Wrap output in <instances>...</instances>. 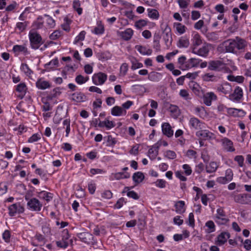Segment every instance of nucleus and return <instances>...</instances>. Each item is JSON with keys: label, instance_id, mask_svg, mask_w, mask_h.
I'll list each match as a JSON object with an SVG mask.
<instances>
[{"label": "nucleus", "instance_id": "obj_5", "mask_svg": "<svg viewBox=\"0 0 251 251\" xmlns=\"http://www.w3.org/2000/svg\"><path fill=\"white\" fill-rule=\"evenodd\" d=\"M232 40L235 55H238L239 52L244 51L248 46L247 42L238 36L232 38Z\"/></svg>", "mask_w": 251, "mask_h": 251}, {"label": "nucleus", "instance_id": "obj_61", "mask_svg": "<svg viewBox=\"0 0 251 251\" xmlns=\"http://www.w3.org/2000/svg\"><path fill=\"white\" fill-rule=\"evenodd\" d=\"M44 21L42 17H39L34 23V25L37 28H41L43 26Z\"/></svg>", "mask_w": 251, "mask_h": 251}, {"label": "nucleus", "instance_id": "obj_44", "mask_svg": "<svg viewBox=\"0 0 251 251\" xmlns=\"http://www.w3.org/2000/svg\"><path fill=\"white\" fill-rule=\"evenodd\" d=\"M47 25L49 28H53L55 25V22L52 17L48 15H45Z\"/></svg>", "mask_w": 251, "mask_h": 251}, {"label": "nucleus", "instance_id": "obj_23", "mask_svg": "<svg viewBox=\"0 0 251 251\" xmlns=\"http://www.w3.org/2000/svg\"><path fill=\"white\" fill-rule=\"evenodd\" d=\"M162 130L163 133L168 137H171L173 135L174 131L168 123H164L162 125Z\"/></svg>", "mask_w": 251, "mask_h": 251}, {"label": "nucleus", "instance_id": "obj_25", "mask_svg": "<svg viewBox=\"0 0 251 251\" xmlns=\"http://www.w3.org/2000/svg\"><path fill=\"white\" fill-rule=\"evenodd\" d=\"M126 114V110L119 106H115L111 109V114L115 116H121L125 115Z\"/></svg>", "mask_w": 251, "mask_h": 251}, {"label": "nucleus", "instance_id": "obj_59", "mask_svg": "<svg viewBox=\"0 0 251 251\" xmlns=\"http://www.w3.org/2000/svg\"><path fill=\"white\" fill-rule=\"evenodd\" d=\"M41 139V135L38 133H35L33 134L28 139V143H33L38 141Z\"/></svg>", "mask_w": 251, "mask_h": 251}, {"label": "nucleus", "instance_id": "obj_27", "mask_svg": "<svg viewBox=\"0 0 251 251\" xmlns=\"http://www.w3.org/2000/svg\"><path fill=\"white\" fill-rule=\"evenodd\" d=\"M38 197L45 200L47 202L50 201L53 199V194L45 191H42L38 193Z\"/></svg>", "mask_w": 251, "mask_h": 251}, {"label": "nucleus", "instance_id": "obj_24", "mask_svg": "<svg viewBox=\"0 0 251 251\" xmlns=\"http://www.w3.org/2000/svg\"><path fill=\"white\" fill-rule=\"evenodd\" d=\"M36 86L39 89L45 90L47 88H50L51 87L50 83L44 80L43 78H39L36 82Z\"/></svg>", "mask_w": 251, "mask_h": 251}, {"label": "nucleus", "instance_id": "obj_12", "mask_svg": "<svg viewBox=\"0 0 251 251\" xmlns=\"http://www.w3.org/2000/svg\"><path fill=\"white\" fill-rule=\"evenodd\" d=\"M107 75L102 72L95 74L92 76L93 83L96 85H101L107 80Z\"/></svg>", "mask_w": 251, "mask_h": 251}, {"label": "nucleus", "instance_id": "obj_19", "mask_svg": "<svg viewBox=\"0 0 251 251\" xmlns=\"http://www.w3.org/2000/svg\"><path fill=\"white\" fill-rule=\"evenodd\" d=\"M161 143H157L154 146L150 148L148 152V155L151 160H154L158 154V150Z\"/></svg>", "mask_w": 251, "mask_h": 251}, {"label": "nucleus", "instance_id": "obj_1", "mask_svg": "<svg viewBox=\"0 0 251 251\" xmlns=\"http://www.w3.org/2000/svg\"><path fill=\"white\" fill-rule=\"evenodd\" d=\"M201 60L196 58H191L188 60L185 56H181L178 59V63L179 68L182 70H187L192 68L199 66Z\"/></svg>", "mask_w": 251, "mask_h": 251}, {"label": "nucleus", "instance_id": "obj_31", "mask_svg": "<svg viewBox=\"0 0 251 251\" xmlns=\"http://www.w3.org/2000/svg\"><path fill=\"white\" fill-rule=\"evenodd\" d=\"M160 39L161 36L159 34H154L153 36V48L156 51H159L160 50Z\"/></svg>", "mask_w": 251, "mask_h": 251}, {"label": "nucleus", "instance_id": "obj_40", "mask_svg": "<svg viewBox=\"0 0 251 251\" xmlns=\"http://www.w3.org/2000/svg\"><path fill=\"white\" fill-rule=\"evenodd\" d=\"M207 40L211 42H216L219 39V37L217 32H209L206 35Z\"/></svg>", "mask_w": 251, "mask_h": 251}, {"label": "nucleus", "instance_id": "obj_8", "mask_svg": "<svg viewBox=\"0 0 251 251\" xmlns=\"http://www.w3.org/2000/svg\"><path fill=\"white\" fill-rule=\"evenodd\" d=\"M42 204L39 200L35 198H32L27 201V206L28 208L33 211H40L42 207Z\"/></svg>", "mask_w": 251, "mask_h": 251}, {"label": "nucleus", "instance_id": "obj_28", "mask_svg": "<svg viewBox=\"0 0 251 251\" xmlns=\"http://www.w3.org/2000/svg\"><path fill=\"white\" fill-rule=\"evenodd\" d=\"M27 90V87L25 83H21L17 86L16 91L20 94L18 97L23 99L25 96Z\"/></svg>", "mask_w": 251, "mask_h": 251}, {"label": "nucleus", "instance_id": "obj_29", "mask_svg": "<svg viewBox=\"0 0 251 251\" xmlns=\"http://www.w3.org/2000/svg\"><path fill=\"white\" fill-rule=\"evenodd\" d=\"M135 48L141 54L144 55H150L152 52L151 49H148L145 46L136 45Z\"/></svg>", "mask_w": 251, "mask_h": 251}, {"label": "nucleus", "instance_id": "obj_52", "mask_svg": "<svg viewBox=\"0 0 251 251\" xmlns=\"http://www.w3.org/2000/svg\"><path fill=\"white\" fill-rule=\"evenodd\" d=\"M179 95L185 100H188L191 99L188 92L185 89L180 90Z\"/></svg>", "mask_w": 251, "mask_h": 251}, {"label": "nucleus", "instance_id": "obj_50", "mask_svg": "<svg viewBox=\"0 0 251 251\" xmlns=\"http://www.w3.org/2000/svg\"><path fill=\"white\" fill-rule=\"evenodd\" d=\"M21 69L27 76L30 75L32 73V71H31V70L29 68L27 64L25 63L22 64L21 66Z\"/></svg>", "mask_w": 251, "mask_h": 251}, {"label": "nucleus", "instance_id": "obj_47", "mask_svg": "<svg viewBox=\"0 0 251 251\" xmlns=\"http://www.w3.org/2000/svg\"><path fill=\"white\" fill-rule=\"evenodd\" d=\"M195 110L197 115L201 118H204L205 117L206 112L203 106L197 107Z\"/></svg>", "mask_w": 251, "mask_h": 251}, {"label": "nucleus", "instance_id": "obj_42", "mask_svg": "<svg viewBox=\"0 0 251 251\" xmlns=\"http://www.w3.org/2000/svg\"><path fill=\"white\" fill-rule=\"evenodd\" d=\"M193 46L196 48L202 44V40L201 36L198 34H195L192 39Z\"/></svg>", "mask_w": 251, "mask_h": 251}, {"label": "nucleus", "instance_id": "obj_16", "mask_svg": "<svg viewBox=\"0 0 251 251\" xmlns=\"http://www.w3.org/2000/svg\"><path fill=\"white\" fill-rule=\"evenodd\" d=\"M69 99L74 101L81 102L85 101L87 99V97L82 93L75 92L69 95Z\"/></svg>", "mask_w": 251, "mask_h": 251}, {"label": "nucleus", "instance_id": "obj_17", "mask_svg": "<svg viewBox=\"0 0 251 251\" xmlns=\"http://www.w3.org/2000/svg\"><path fill=\"white\" fill-rule=\"evenodd\" d=\"M217 99V96L212 92H207L203 96L204 103L207 106H210L212 100H216Z\"/></svg>", "mask_w": 251, "mask_h": 251}, {"label": "nucleus", "instance_id": "obj_33", "mask_svg": "<svg viewBox=\"0 0 251 251\" xmlns=\"http://www.w3.org/2000/svg\"><path fill=\"white\" fill-rule=\"evenodd\" d=\"M202 78L205 81H217L220 77L210 73H207L202 75Z\"/></svg>", "mask_w": 251, "mask_h": 251}, {"label": "nucleus", "instance_id": "obj_18", "mask_svg": "<svg viewBox=\"0 0 251 251\" xmlns=\"http://www.w3.org/2000/svg\"><path fill=\"white\" fill-rule=\"evenodd\" d=\"M222 146L225 150L229 152L235 151L233 144L232 141L227 138H224L221 140Z\"/></svg>", "mask_w": 251, "mask_h": 251}, {"label": "nucleus", "instance_id": "obj_37", "mask_svg": "<svg viewBox=\"0 0 251 251\" xmlns=\"http://www.w3.org/2000/svg\"><path fill=\"white\" fill-rule=\"evenodd\" d=\"M61 94L60 89L59 88H55L50 91V94L47 96V99L48 100H51L53 98H56L59 96Z\"/></svg>", "mask_w": 251, "mask_h": 251}, {"label": "nucleus", "instance_id": "obj_14", "mask_svg": "<svg viewBox=\"0 0 251 251\" xmlns=\"http://www.w3.org/2000/svg\"><path fill=\"white\" fill-rule=\"evenodd\" d=\"M189 125L191 127L196 130H201L205 128L204 123L201 122L195 117H192L189 120Z\"/></svg>", "mask_w": 251, "mask_h": 251}, {"label": "nucleus", "instance_id": "obj_35", "mask_svg": "<svg viewBox=\"0 0 251 251\" xmlns=\"http://www.w3.org/2000/svg\"><path fill=\"white\" fill-rule=\"evenodd\" d=\"M247 196L246 194H238L234 196V200L237 203L246 204L247 203Z\"/></svg>", "mask_w": 251, "mask_h": 251}, {"label": "nucleus", "instance_id": "obj_34", "mask_svg": "<svg viewBox=\"0 0 251 251\" xmlns=\"http://www.w3.org/2000/svg\"><path fill=\"white\" fill-rule=\"evenodd\" d=\"M189 39L184 36L181 37L177 43V46L178 48H187L189 46Z\"/></svg>", "mask_w": 251, "mask_h": 251}, {"label": "nucleus", "instance_id": "obj_43", "mask_svg": "<svg viewBox=\"0 0 251 251\" xmlns=\"http://www.w3.org/2000/svg\"><path fill=\"white\" fill-rule=\"evenodd\" d=\"M174 27H176V31L180 34H183L186 29V27L181 24L180 23H174Z\"/></svg>", "mask_w": 251, "mask_h": 251}, {"label": "nucleus", "instance_id": "obj_2", "mask_svg": "<svg viewBox=\"0 0 251 251\" xmlns=\"http://www.w3.org/2000/svg\"><path fill=\"white\" fill-rule=\"evenodd\" d=\"M29 39L31 47L34 49H38L43 43L41 35L36 31L31 30L29 33Z\"/></svg>", "mask_w": 251, "mask_h": 251}, {"label": "nucleus", "instance_id": "obj_46", "mask_svg": "<svg viewBox=\"0 0 251 251\" xmlns=\"http://www.w3.org/2000/svg\"><path fill=\"white\" fill-rule=\"evenodd\" d=\"M205 226L207 227L206 232L210 233L215 231V225L212 221H208L205 224Z\"/></svg>", "mask_w": 251, "mask_h": 251}, {"label": "nucleus", "instance_id": "obj_13", "mask_svg": "<svg viewBox=\"0 0 251 251\" xmlns=\"http://www.w3.org/2000/svg\"><path fill=\"white\" fill-rule=\"evenodd\" d=\"M233 174L231 169H228L226 171V176L219 177L217 178V182L221 184H226L231 181L233 179Z\"/></svg>", "mask_w": 251, "mask_h": 251}, {"label": "nucleus", "instance_id": "obj_62", "mask_svg": "<svg viewBox=\"0 0 251 251\" xmlns=\"http://www.w3.org/2000/svg\"><path fill=\"white\" fill-rule=\"evenodd\" d=\"M104 30V26L102 25L99 24L94 28V33L96 34H101L103 33Z\"/></svg>", "mask_w": 251, "mask_h": 251}, {"label": "nucleus", "instance_id": "obj_49", "mask_svg": "<svg viewBox=\"0 0 251 251\" xmlns=\"http://www.w3.org/2000/svg\"><path fill=\"white\" fill-rule=\"evenodd\" d=\"M89 79L88 76L84 77L81 75H77L75 78L76 82L78 84H82Z\"/></svg>", "mask_w": 251, "mask_h": 251}, {"label": "nucleus", "instance_id": "obj_6", "mask_svg": "<svg viewBox=\"0 0 251 251\" xmlns=\"http://www.w3.org/2000/svg\"><path fill=\"white\" fill-rule=\"evenodd\" d=\"M161 27L163 29V39L166 46L169 48L172 42L171 29L167 24L162 25Z\"/></svg>", "mask_w": 251, "mask_h": 251}, {"label": "nucleus", "instance_id": "obj_10", "mask_svg": "<svg viewBox=\"0 0 251 251\" xmlns=\"http://www.w3.org/2000/svg\"><path fill=\"white\" fill-rule=\"evenodd\" d=\"M77 236L82 242L88 244H94L96 242L93 234L88 232L79 233Z\"/></svg>", "mask_w": 251, "mask_h": 251}, {"label": "nucleus", "instance_id": "obj_7", "mask_svg": "<svg viewBox=\"0 0 251 251\" xmlns=\"http://www.w3.org/2000/svg\"><path fill=\"white\" fill-rule=\"evenodd\" d=\"M211 47L212 46L210 44L205 43L201 48L197 50L195 47H194L192 49V52L200 56L206 57L208 56Z\"/></svg>", "mask_w": 251, "mask_h": 251}, {"label": "nucleus", "instance_id": "obj_53", "mask_svg": "<svg viewBox=\"0 0 251 251\" xmlns=\"http://www.w3.org/2000/svg\"><path fill=\"white\" fill-rule=\"evenodd\" d=\"M42 230L43 233L47 236H48L51 234V229L49 225L45 224L42 226Z\"/></svg>", "mask_w": 251, "mask_h": 251}, {"label": "nucleus", "instance_id": "obj_41", "mask_svg": "<svg viewBox=\"0 0 251 251\" xmlns=\"http://www.w3.org/2000/svg\"><path fill=\"white\" fill-rule=\"evenodd\" d=\"M218 165L215 162H211L206 167V170L207 173H211L215 172L218 168Z\"/></svg>", "mask_w": 251, "mask_h": 251}, {"label": "nucleus", "instance_id": "obj_54", "mask_svg": "<svg viewBox=\"0 0 251 251\" xmlns=\"http://www.w3.org/2000/svg\"><path fill=\"white\" fill-rule=\"evenodd\" d=\"M228 79L230 81H234L238 83H242L244 81V77L243 76H234L233 75H229Z\"/></svg>", "mask_w": 251, "mask_h": 251}, {"label": "nucleus", "instance_id": "obj_45", "mask_svg": "<svg viewBox=\"0 0 251 251\" xmlns=\"http://www.w3.org/2000/svg\"><path fill=\"white\" fill-rule=\"evenodd\" d=\"M148 16L152 19L157 20L159 18V13L157 10L154 9H148Z\"/></svg>", "mask_w": 251, "mask_h": 251}, {"label": "nucleus", "instance_id": "obj_22", "mask_svg": "<svg viewBox=\"0 0 251 251\" xmlns=\"http://www.w3.org/2000/svg\"><path fill=\"white\" fill-rule=\"evenodd\" d=\"M196 136L203 140H209L212 138L213 134L208 130L201 129L196 133Z\"/></svg>", "mask_w": 251, "mask_h": 251}, {"label": "nucleus", "instance_id": "obj_21", "mask_svg": "<svg viewBox=\"0 0 251 251\" xmlns=\"http://www.w3.org/2000/svg\"><path fill=\"white\" fill-rule=\"evenodd\" d=\"M230 234L228 232H222L217 237L216 243L219 246L224 245L228 239L230 237Z\"/></svg>", "mask_w": 251, "mask_h": 251}, {"label": "nucleus", "instance_id": "obj_11", "mask_svg": "<svg viewBox=\"0 0 251 251\" xmlns=\"http://www.w3.org/2000/svg\"><path fill=\"white\" fill-rule=\"evenodd\" d=\"M8 214L10 216H14L17 213L21 214L24 212V208L19 202L11 204L8 207Z\"/></svg>", "mask_w": 251, "mask_h": 251}, {"label": "nucleus", "instance_id": "obj_58", "mask_svg": "<svg viewBox=\"0 0 251 251\" xmlns=\"http://www.w3.org/2000/svg\"><path fill=\"white\" fill-rule=\"evenodd\" d=\"M85 34H86V32L85 31H81L79 35H77L75 38V40L74 42V44H76L77 43H78L79 41H83L84 40V38H85Z\"/></svg>", "mask_w": 251, "mask_h": 251}, {"label": "nucleus", "instance_id": "obj_64", "mask_svg": "<svg viewBox=\"0 0 251 251\" xmlns=\"http://www.w3.org/2000/svg\"><path fill=\"white\" fill-rule=\"evenodd\" d=\"M61 36V32L59 30H55L50 36L51 40H56Z\"/></svg>", "mask_w": 251, "mask_h": 251}, {"label": "nucleus", "instance_id": "obj_32", "mask_svg": "<svg viewBox=\"0 0 251 251\" xmlns=\"http://www.w3.org/2000/svg\"><path fill=\"white\" fill-rule=\"evenodd\" d=\"M175 206L176 207V211L179 214H182L185 211V202L182 201H177Z\"/></svg>", "mask_w": 251, "mask_h": 251}, {"label": "nucleus", "instance_id": "obj_4", "mask_svg": "<svg viewBox=\"0 0 251 251\" xmlns=\"http://www.w3.org/2000/svg\"><path fill=\"white\" fill-rule=\"evenodd\" d=\"M214 220L219 225H225L229 221V218L222 207L217 209L216 214L214 217Z\"/></svg>", "mask_w": 251, "mask_h": 251}, {"label": "nucleus", "instance_id": "obj_39", "mask_svg": "<svg viewBox=\"0 0 251 251\" xmlns=\"http://www.w3.org/2000/svg\"><path fill=\"white\" fill-rule=\"evenodd\" d=\"M161 76L160 73L152 72L148 75V79L152 81H158L161 79Z\"/></svg>", "mask_w": 251, "mask_h": 251}, {"label": "nucleus", "instance_id": "obj_30", "mask_svg": "<svg viewBox=\"0 0 251 251\" xmlns=\"http://www.w3.org/2000/svg\"><path fill=\"white\" fill-rule=\"evenodd\" d=\"M217 90L224 94H228L231 92L232 88L231 85L228 83H225L219 86L217 88Z\"/></svg>", "mask_w": 251, "mask_h": 251}, {"label": "nucleus", "instance_id": "obj_20", "mask_svg": "<svg viewBox=\"0 0 251 251\" xmlns=\"http://www.w3.org/2000/svg\"><path fill=\"white\" fill-rule=\"evenodd\" d=\"M15 56H18L21 53H23L25 55L28 54V51L27 48L25 45H14L13 47V50Z\"/></svg>", "mask_w": 251, "mask_h": 251}, {"label": "nucleus", "instance_id": "obj_26", "mask_svg": "<svg viewBox=\"0 0 251 251\" xmlns=\"http://www.w3.org/2000/svg\"><path fill=\"white\" fill-rule=\"evenodd\" d=\"M133 34V31L131 28H127L124 31L120 32L119 35L124 40L128 41L130 39Z\"/></svg>", "mask_w": 251, "mask_h": 251}, {"label": "nucleus", "instance_id": "obj_60", "mask_svg": "<svg viewBox=\"0 0 251 251\" xmlns=\"http://www.w3.org/2000/svg\"><path fill=\"white\" fill-rule=\"evenodd\" d=\"M234 161L238 163L239 167H242L244 166V158L242 155H237L234 158Z\"/></svg>", "mask_w": 251, "mask_h": 251}, {"label": "nucleus", "instance_id": "obj_51", "mask_svg": "<svg viewBox=\"0 0 251 251\" xmlns=\"http://www.w3.org/2000/svg\"><path fill=\"white\" fill-rule=\"evenodd\" d=\"M80 3L78 0H75L73 1V7L77 11L78 15H81L82 12V9L80 7Z\"/></svg>", "mask_w": 251, "mask_h": 251}, {"label": "nucleus", "instance_id": "obj_56", "mask_svg": "<svg viewBox=\"0 0 251 251\" xmlns=\"http://www.w3.org/2000/svg\"><path fill=\"white\" fill-rule=\"evenodd\" d=\"M164 156L169 159H174L176 158V155L175 151L168 150L165 152Z\"/></svg>", "mask_w": 251, "mask_h": 251}, {"label": "nucleus", "instance_id": "obj_48", "mask_svg": "<svg viewBox=\"0 0 251 251\" xmlns=\"http://www.w3.org/2000/svg\"><path fill=\"white\" fill-rule=\"evenodd\" d=\"M189 86L195 94H199L200 87L197 83L192 81L189 83Z\"/></svg>", "mask_w": 251, "mask_h": 251}, {"label": "nucleus", "instance_id": "obj_9", "mask_svg": "<svg viewBox=\"0 0 251 251\" xmlns=\"http://www.w3.org/2000/svg\"><path fill=\"white\" fill-rule=\"evenodd\" d=\"M226 68L225 64L220 60H212L208 63V69L211 71L220 72Z\"/></svg>", "mask_w": 251, "mask_h": 251}, {"label": "nucleus", "instance_id": "obj_36", "mask_svg": "<svg viewBox=\"0 0 251 251\" xmlns=\"http://www.w3.org/2000/svg\"><path fill=\"white\" fill-rule=\"evenodd\" d=\"M129 59L132 63V66L131 67L132 70H134L143 67V64L139 62L136 58L133 56H129Z\"/></svg>", "mask_w": 251, "mask_h": 251}, {"label": "nucleus", "instance_id": "obj_57", "mask_svg": "<svg viewBox=\"0 0 251 251\" xmlns=\"http://www.w3.org/2000/svg\"><path fill=\"white\" fill-rule=\"evenodd\" d=\"M147 25V21L145 20H140L135 22V26L138 29H141Z\"/></svg>", "mask_w": 251, "mask_h": 251}, {"label": "nucleus", "instance_id": "obj_15", "mask_svg": "<svg viewBox=\"0 0 251 251\" xmlns=\"http://www.w3.org/2000/svg\"><path fill=\"white\" fill-rule=\"evenodd\" d=\"M243 92L241 88L236 87L232 94L229 96L230 100L233 101H239L243 97Z\"/></svg>", "mask_w": 251, "mask_h": 251}, {"label": "nucleus", "instance_id": "obj_3", "mask_svg": "<svg viewBox=\"0 0 251 251\" xmlns=\"http://www.w3.org/2000/svg\"><path fill=\"white\" fill-rule=\"evenodd\" d=\"M232 38L228 39L221 43L217 48L221 53H229L235 54Z\"/></svg>", "mask_w": 251, "mask_h": 251}, {"label": "nucleus", "instance_id": "obj_55", "mask_svg": "<svg viewBox=\"0 0 251 251\" xmlns=\"http://www.w3.org/2000/svg\"><path fill=\"white\" fill-rule=\"evenodd\" d=\"M239 239L240 240L241 242L243 243L244 244V247L246 250H251V240L250 239H246L243 242V240L242 238L239 237Z\"/></svg>", "mask_w": 251, "mask_h": 251}, {"label": "nucleus", "instance_id": "obj_63", "mask_svg": "<svg viewBox=\"0 0 251 251\" xmlns=\"http://www.w3.org/2000/svg\"><path fill=\"white\" fill-rule=\"evenodd\" d=\"M128 65L126 63H124L120 67V73L123 75H125L128 71Z\"/></svg>", "mask_w": 251, "mask_h": 251}, {"label": "nucleus", "instance_id": "obj_38", "mask_svg": "<svg viewBox=\"0 0 251 251\" xmlns=\"http://www.w3.org/2000/svg\"><path fill=\"white\" fill-rule=\"evenodd\" d=\"M133 180L137 183L141 182L144 179V175L141 172L135 173L132 176Z\"/></svg>", "mask_w": 251, "mask_h": 251}]
</instances>
